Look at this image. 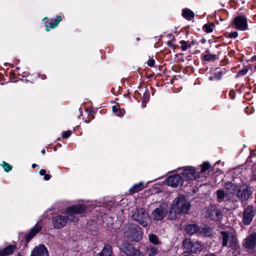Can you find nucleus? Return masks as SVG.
Instances as JSON below:
<instances>
[{"instance_id":"1","label":"nucleus","mask_w":256,"mask_h":256,"mask_svg":"<svg viewBox=\"0 0 256 256\" xmlns=\"http://www.w3.org/2000/svg\"><path fill=\"white\" fill-rule=\"evenodd\" d=\"M86 206L83 204L74 205L67 208L66 214H68V218L63 216H57L52 218V223L54 228H60L64 227L66 224L68 220L72 221H78V218L74 216V214H80L84 212Z\"/></svg>"},{"instance_id":"2","label":"nucleus","mask_w":256,"mask_h":256,"mask_svg":"<svg viewBox=\"0 0 256 256\" xmlns=\"http://www.w3.org/2000/svg\"><path fill=\"white\" fill-rule=\"evenodd\" d=\"M190 207V202L184 196L179 195L174 198L172 204L168 215L170 218L174 220L177 214L188 213Z\"/></svg>"},{"instance_id":"3","label":"nucleus","mask_w":256,"mask_h":256,"mask_svg":"<svg viewBox=\"0 0 256 256\" xmlns=\"http://www.w3.org/2000/svg\"><path fill=\"white\" fill-rule=\"evenodd\" d=\"M201 167L200 172H196L194 169L192 167L185 168L181 174L186 180H196L200 178V174L202 175V176H205L206 172L208 171L210 164L208 162H205L203 163Z\"/></svg>"},{"instance_id":"4","label":"nucleus","mask_w":256,"mask_h":256,"mask_svg":"<svg viewBox=\"0 0 256 256\" xmlns=\"http://www.w3.org/2000/svg\"><path fill=\"white\" fill-rule=\"evenodd\" d=\"M123 232L128 238L138 241L142 238V232L141 228L134 224H128L123 228Z\"/></svg>"},{"instance_id":"5","label":"nucleus","mask_w":256,"mask_h":256,"mask_svg":"<svg viewBox=\"0 0 256 256\" xmlns=\"http://www.w3.org/2000/svg\"><path fill=\"white\" fill-rule=\"evenodd\" d=\"M132 218L144 227L150 224V218L149 215L142 208H136L132 214Z\"/></svg>"},{"instance_id":"6","label":"nucleus","mask_w":256,"mask_h":256,"mask_svg":"<svg viewBox=\"0 0 256 256\" xmlns=\"http://www.w3.org/2000/svg\"><path fill=\"white\" fill-rule=\"evenodd\" d=\"M168 210V206L166 203H161L152 213L153 220L156 221L162 220L167 215Z\"/></svg>"},{"instance_id":"7","label":"nucleus","mask_w":256,"mask_h":256,"mask_svg":"<svg viewBox=\"0 0 256 256\" xmlns=\"http://www.w3.org/2000/svg\"><path fill=\"white\" fill-rule=\"evenodd\" d=\"M225 230V246L228 245L232 249H236L238 247V241L234 229L228 228Z\"/></svg>"},{"instance_id":"8","label":"nucleus","mask_w":256,"mask_h":256,"mask_svg":"<svg viewBox=\"0 0 256 256\" xmlns=\"http://www.w3.org/2000/svg\"><path fill=\"white\" fill-rule=\"evenodd\" d=\"M182 246L188 252L196 253L202 250V244L198 241H192L190 238H186L184 240Z\"/></svg>"},{"instance_id":"9","label":"nucleus","mask_w":256,"mask_h":256,"mask_svg":"<svg viewBox=\"0 0 256 256\" xmlns=\"http://www.w3.org/2000/svg\"><path fill=\"white\" fill-rule=\"evenodd\" d=\"M203 214L206 218L216 221L222 219V215L219 210L214 206L206 208L202 210Z\"/></svg>"},{"instance_id":"10","label":"nucleus","mask_w":256,"mask_h":256,"mask_svg":"<svg viewBox=\"0 0 256 256\" xmlns=\"http://www.w3.org/2000/svg\"><path fill=\"white\" fill-rule=\"evenodd\" d=\"M255 216L254 207L252 205L247 206L242 214V222L244 225L250 224Z\"/></svg>"},{"instance_id":"11","label":"nucleus","mask_w":256,"mask_h":256,"mask_svg":"<svg viewBox=\"0 0 256 256\" xmlns=\"http://www.w3.org/2000/svg\"><path fill=\"white\" fill-rule=\"evenodd\" d=\"M236 196L242 202L247 201L252 194L250 189L248 186H241L237 189Z\"/></svg>"},{"instance_id":"12","label":"nucleus","mask_w":256,"mask_h":256,"mask_svg":"<svg viewBox=\"0 0 256 256\" xmlns=\"http://www.w3.org/2000/svg\"><path fill=\"white\" fill-rule=\"evenodd\" d=\"M120 250L127 256H132L136 249L134 246L126 240H124L120 246Z\"/></svg>"},{"instance_id":"13","label":"nucleus","mask_w":256,"mask_h":256,"mask_svg":"<svg viewBox=\"0 0 256 256\" xmlns=\"http://www.w3.org/2000/svg\"><path fill=\"white\" fill-rule=\"evenodd\" d=\"M236 186L235 184L231 182L225 184V198L233 200L236 198Z\"/></svg>"},{"instance_id":"14","label":"nucleus","mask_w":256,"mask_h":256,"mask_svg":"<svg viewBox=\"0 0 256 256\" xmlns=\"http://www.w3.org/2000/svg\"><path fill=\"white\" fill-rule=\"evenodd\" d=\"M236 28L240 30H245L248 27L247 20L246 17L242 16H236L233 21Z\"/></svg>"},{"instance_id":"15","label":"nucleus","mask_w":256,"mask_h":256,"mask_svg":"<svg viewBox=\"0 0 256 256\" xmlns=\"http://www.w3.org/2000/svg\"><path fill=\"white\" fill-rule=\"evenodd\" d=\"M244 248L248 249H252L256 246V232H254L250 234L244 240L243 244Z\"/></svg>"},{"instance_id":"16","label":"nucleus","mask_w":256,"mask_h":256,"mask_svg":"<svg viewBox=\"0 0 256 256\" xmlns=\"http://www.w3.org/2000/svg\"><path fill=\"white\" fill-rule=\"evenodd\" d=\"M166 182L168 186L172 187H178L182 183V179L179 174H174L169 176L166 179Z\"/></svg>"},{"instance_id":"17","label":"nucleus","mask_w":256,"mask_h":256,"mask_svg":"<svg viewBox=\"0 0 256 256\" xmlns=\"http://www.w3.org/2000/svg\"><path fill=\"white\" fill-rule=\"evenodd\" d=\"M30 256H48V252L44 245L40 244L34 248Z\"/></svg>"},{"instance_id":"18","label":"nucleus","mask_w":256,"mask_h":256,"mask_svg":"<svg viewBox=\"0 0 256 256\" xmlns=\"http://www.w3.org/2000/svg\"><path fill=\"white\" fill-rule=\"evenodd\" d=\"M42 225L37 223L30 230L28 234L26 235V240L27 242L30 241L33 237H34L38 232L42 230Z\"/></svg>"},{"instance_id":"19","label":"nucleus","mask_w":256,"mask_h":256,"mask_svg":"<svg viewBox=\"0 0 256 256\" xmlns=\"http://www.w3.org/2000/svg\"><path fill=\"white\" fill-rule=\"evenodd\" d=\"M62 20V18L60 16H57L55 20H50L49 22L46 24V30L48 32L50 29L56 28Z\"/></svg>"},{"instance_id":"20","label":"nucleus","mask_w":256,"mask_h":256,"mask_svg":"<svg viewBox=\"0 0 256 256\" xmlns=\"http://www.w3.org/2000/svg\"><path fill=\"white\" fill-rule=\"evenodd\" d=\"M16 249L14 245H10L0 250V256H8L11 255Z\"/></svg>"},{"instance_id":"21","label":"nucleus","mask_w":256,"mask_h":256,"mask_svg":"<svg viewBox=\"0 0 256 256\" xmlns=\"http://www.w3.org/2000/svg\"><path fill=\"white\" fill-rule=\"evenodd\" d=\"M112 254V248L109 244H105L102 252L96 256H111Z\"/></svg>"},{"instance_id":"22","label":"nucleus","mask_w":256,"mask_h":256,"mask_svg":"<svg viewBox=\"0 0 256 256\" xmlns=\"http://www.w3.org/2000/svg\"><path fill=\"white\" fill-rule=\"evenodd\" d=\"M198 230L199 228L196 224H188L186 228V231L187 232V234L190 235L196 233Z\"/></svg>"},{"instance_id":"23","label":"nucleus","mask_w":256,"mask_h":256,"mask_svg":"<svg viewBox=\"0 0 256 256\" xmlns=\"http://www.w3.org/2000/svg\"><path fill=\"white\" fill-rule=\"evenodd\" d=\"M144 188L143 182H140L134 184L130 189V192L131 193L137 192Z\"/></svg>"},{"instance_id":"24","label":"nucleus","mask_w":256,"mask_h":256,"mask_svg":"<svg viewBox=\"0 0 256 256\" xmlns=\"http://www.w3.org/2000/svg\"><path fill=\"white\" fill-rule=\"evenodd\" d=\"M150 96V94L148 90H145L142 98V106L143 108H145L146 106V104L149 100Z\"/></svg>"},{"instance_id":"25","label":"nucleus","mask_w":256,"mask_h":256,"mask_svg":"<svg viewBox=\"0 0 256 256\" xmlns=\"http://www.w3.org/2000/svg\"><path fill=\"white\" fill-rule=\"evenodd\" d=\"M194 15V12L188 8L184 9L182 11L183 16L187 20H190Z\"/></svg>"},{"instance_id":"26","label":"nucleus","mask_w":256,"mask_h":256,"mask_svg":"<svg viewBox=\"0 0 256 256\" xmlns=\"http://www.w3.org/2000/svg\"><path fill=\"white\" fill-rule=\"evenodd\" d=\"M148 240L151 243L155 245L160 244V242L159 240L158 237L153 234H150L148 235Z\"/></svg>"},{"instance_id":"27","label":"nucleus","mask_w":256,"mask_h":256,"mask_svg":"<svg viewBox=\"0 0 256 256\" xmlns=\"http://www.w3.org/2000/svg\"><path fill=\"white\" fill-rule=\"evenodd\" d=\"M112 111L118 116H122L125 113V110L124 109L120 108L119 106H113Z\"/></svg>"},{"instance_id":"28","label":"nucleus","mask_w":256,"mask_h":256,"mask_svg":"<svg viewBox=\"0 0 256 256\" xmlns=\"http://www.w3.org/2000/svg\"><path fill=\"white\" fill-rule=\"evenodd\" d=\"M204 59L208 62H212L216 59V56L214 54H208L204 55Z\"/></svg>"},{"instance_id":"29","label":"nucleus","mask_w":256,"mask_h":256,"mask_svg":"<svg viewBox=\"0 0 256 256\" xmlns=\"http://www.w3.org/2000/svg\"><path fill=\"white\" fill-rule=\"evenodd\" d=\"M214 24L210 23V24H206L203 26V30L207 33L212 32L213 30Z\"/></svg>"},{"instance_id":"30","label":"nucleus","mask_w":256,"mask_h":256,"mask_svg":"<svg viewBox=\"0 0 256 256\" xmlns=\"http://www.w3.org/2000/svg\"><path fill=\"white\" fill-rule=\"evenodd\" d=\"M148 250L149 252L148 256H155L158 252V248L154 246L150 248Z\"/></svg>"},{"instance_id":"31","label":"nucleus","mask_w":256,"mask_h":256,"mask_svg":"<svg viewBox=\"0 0 256 256\" xmlns=\"http://www.w3.org/2000/svg\"><path fill=\"white\" fill-rule=\"evenodd\" d=\"M40 175L44 176V178L45 180H48L51 178V176L49 174H46V171L44 170H40L39 172Z\"/></svg>"},{"instance_id":"32","label":"nucleus","mask_w":256,"mask_h":256,"mask_svg":"<svg viewBox=\"0 0 256 256\" xmlns=\"http://www.w3.org/2000/svg\"><path fill=\"white\" fill-rule=\"evenodd\" d=\"M2 166L4 168V170L7 172L11 170L12 169V166L10 165L8 163H6L4 162H3Z\"/></svg>"},{"instance_id":"33","label":"nucleus","mask_w":256,"mask_h":256,"mask_svg":"<svg viewBox=\"0 0 256 256\" xmlns=\"http://www.w3.org/2000/svg\"><path fill=\"white\" fill-rule=\"evenodd\" d=\"M218 198L220 200H222L224 198V191L222 190H218L217 191Z\"/></svg>"},{"instance_id":"34","label":"nucleus","mask_w":256,"mask_h":256,"mask_svg":"<svg viewBox=\"0 0 256 256\" xmlns=\"http://www.w3.org/2000/svg\"><path fill=\"white\" fill-rule=\"evenodd\" d=\"M181 44V48L183 51H186L188 49L187 42L184 40H181L180 42Z\"/></svg>"},{"instance_id":"35","label":"nucleus","mask_w":256,"mask_h":256,"mask_svg":"<svg viewBox=\"0 0 256 256\" xmlns=\"http://www.w3.org/2000/svg\"><path fill=\"white\" fill-rule=\"evenodd\" d=\"M222 72H216L214 74V78L215 80H218L222 78Z\"/></svg>"},{"instance_id":"36","label":"nucleus","mask_w":256,"mask_h":256,"mask_svg":"<svg viewBox=\"0 0 256 256\" xmlns=\"http://www.w3.org/2000/svg\"><path fill=\"white\" fill-rule=\"evenodd\" d=\"M248 72V70L246 68L242 70L238 73V76H241L245 75Z\"/></svg>"},{"instance_id":"37","label":"nucleus","mask_w":256,"mask_h":256,"mask_svg":"<svg viewBox=\"0 0 256 256\" xmlns=\"http://www.w3.org/2000/svg\"><path fill=\"white\" fill-rule=\"evenodd\" d=\"M71 134V132L70 130L66 131L62 133V137L64 138H68Z\"/></svg>"},{"instance_id":"38","label":"nucleus","mask_w":256,"mask_h":256,"mask_svg":"<svg viewBox=\"0 0 256 256\" xmlns=\"http://www.w3.org/2000/svg\"><path fill=\"white\" fill-rule=\"evenodd\" d=\"M238 33L236 32H230L229 34L228 37L230 38H236L238 36Z\"/></svg>"},{"instance_id":"39","label":"nucleus","mask_w":256,"mask_h":256,"mask_svg":"<svg viewBox=\"0 0 256 256\" xmlns=\"http://www.w3.org/2000/svg\"><path fill=\"white\" fill-rule=\"evenodd\" d=\"M147 64L149 66H152L154 64V59H150L147 62Z\"/></svg>"},{"instance_id":"40","label":"nucleus","mask_w":256,"mask_h":256,"mask_svg":"<svg viewBox=\"0 0 256 256\" xmlns=\"http://www.w3.org/2000/svg\"><path fill=\"white\" fill-rule=\"evenodd\" d=\"M132 256H144L139 250H137Z\"/></svg>"},{"instance_id":"41","label":"nucleus","mask_w":256,"mask_h":256,"mask_svg":"<svg viewBox=\"0 0 256 256\" xmlns=\"http://www.w3.org/2000/svg\"><path fill=\"white\" fill-rule=\"evenodd\" d=\"M229 94L230 96L232 98L234 99V96H235V92H234V91L233 90H230V93H229Z\"/></svg>"},{"instance_id":"42","label":"nucleus","mask_w":256,"mask_h":256,"mask_svg":"<svg viewBox=\"0 0 256 256\" xmlns=\"http://www.w3.org/2000/svg\"><path fill=\"white\" fill-rule=\"evenodd\" d=\"M221 234L222 236V246H224V232L222 231L221 232Z\"/></svg>"},{"instance_id":"43","label":"nucleus","mask_w":256,"mask_h":256,"mask_svg":"<svg viewBox=\"0 0 256 256\" xmlns=\"http://www.w3.org/2000/svg\"><path fill=\"white\" fill-rule=\"evenodd\" d=\"M227 115L228 116H230L231 115V112H230V110H228V111H227Z\"/></svg>"},{"instance_id":"44","label":"nucleus","mask_w":256,"mask_h":256,"mask_svg":"<svg viewBox=\"0 0 256 256\" xmlns=\"http://www.w3.org/2000/svg\"><path fill=\"white\" fill-rule=\"evenodd\" d=\"M208 79H209L210 80H214V79H215V78H214V76H210V77L208 78Z\"/></svg>"},{"instance_id":"45","label":"nucleus","mask_w":256,"mask_h":256,"mask_svg":"<svg viewBox=\"0 0 256 256\" xmlns=\"http://www.w3.org/2000/svg\"><path fill=\"white\" fill-rule=\"evenodd\" d=\"M32 168H35L36 166H37V164H32Z\"/></svg>"},{"instance_id":"46","label":"nucleus","mask_w":256,"mask_h":256,"mask_svg":"<svg viewBox=\"0 0 256 256\" xmlns=\"http://www.w3.org/2000/svg\"><path fill=\"white\" fill-rule=\"evenodd\" d=\"M41 152L43 155H44L45 154L46 151L44 150H42Z\"/></svg>"},{"instance_id":"47","label":"nucleus","mask_w":256,"mask_h":256,"mask_svg":"<svg viewBox=\"0 0 256 256\" xmlns=\"http://www.w3.org/2000/svg\"><path fill=\"white\" fill-rule=\"evenodd\" d=\"M205 256H217L214 254H207Z\"/></svg>"},{"instance_id":"48","label":"nucleus","mask_w":256,"mask_h":256,"mask_svg":"<svg viewBox=\"0 0 256 256\" xmlns=\"http://www.w3.org/2000/svg\"><path fill=\"white\" fill-rule=\"evenodd\" d=\"M224 61H225V64H228V60H226V58H225V60H224Z\"/></svg>"},{"instance_id":"49","label":"nucleus","mask_w":256,"mask_h":256,"mask_svg":"<svg viewBox=\"0 0 256 256\" xmlns=\"http://www.w3.org/2000/svg\"><path fill=\"white\" fill-rule=\"evenodd\" d=\"M46 19H47V18H44L43 20H45Z\"/></svg>"},{"instance_id":"50","label":"nucleus","mask_w":256,"mask_h":256,"mask_svg":"<svg viewBox=\"0 0 256 256\" xmlns=\"http://www.w3.org/2000/svg\"><path fill=\"white\" fill-rule=\"evenodd\" d=\"M18 256H20V255L19 254L18 255Z\"/></svg>"}]
</instances>
